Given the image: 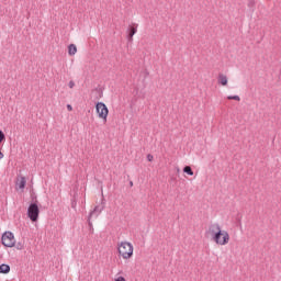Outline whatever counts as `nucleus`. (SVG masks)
Returning a JSON list of instances; mask_svg holds the SVG:
<instances>
[{"mask_svg": "<svg viewBox=\"0 0 281 281\" xmlns=\"http://www.w3.org/2000/svg\"><path fill=\"white\" fill-rule=\"evenodd\" d=\"M26 183H27V180L25 179V177L23 176L19 177L15 182L16 189L23 192V190H25Z\"/></svg>", "mask_w": 281, "mask_h": 281, "instance_id": "nucleus-6", "label": "nucleus"}, {"mask_svg": "<svg viewBox=\"0 0 281 281\" xmlns=\"http://www.w3.org/2000/svg\"><path fill=\"white\" fill-rule=\"evenodd\" d=\"M155 157L151 154L147 155V161H154Z\"/></svg>", "mask_w": 281, "mask_h": 281, "instance_id": "nucleus-16", "label": "nucleus"}, {"mask_svg": "<svg viewBox=\"0 0 281 281\" xmlns=\"http://www.w3.org/2000/svg\"><path fill=\"white\" fill-rule=\"evenodd\" d=\"M113 281H126V278L124 276L116 274Z\"/></svg>", "mask_w": 281, "mask_h": 281, "instance_id": "nucleus-12", "label": "nucleus"}, {"mask_svg": "<svg viewBox=\"0 0 281 281\" xmlns=\"http://www.w3.org/2000/svg\"><path fill=\"white\" fill-rule=\"evenodd\" d=\"M1 240L4 247L12 248V247H15L16 245V238L14 237V233L10 231H7L2 234Z\"/></svg>", "mask_w": 281, "mask_h": 281, "instance_id": "nucleus-4", "label": "nucleus"}, {"mask_svg": "<svg viewBox=\"0 0 281 281\" xmlns=\"http://www.w3.org/2000/svg\"><path fill=\"white\" fill-rule=\"evenodd\" d=\"M183 172H186V175H189V177H193L194 176V171H192V167L191 166H186L183 168Z\"/></svg>", "mask_w": 281, "mask_h": 281, "instance_id": "nucleus-9", "label": "nucleus"}, {"mask_svg": "<svg viewBox=\"0 0 281 281\" xmlns=\"http://www.w3.org/2000/svg\"><path fill=\"white\" fill-rule=\"evenodd\" d=\"M95 113L99 117V120H102V122L106 123L109 120V108L104 102H98L95 104Z\"/></svg>", "mask_w": 281, "mask_h": 281, "instance_id": "nucleus-3", "label": "nucleus"}, {"mask_svg": "<svg viewBox=\"0 0 281 281\" xmlns=\"http://www.w3.org/2000/svg\"><path fill=\"white\" fill-rule=\"evenodd\" d=\"M40 214H41V210L38 209V204L37 203L30 204L27 209V217L30 218V221H32V223H36V221H38Z\"/></svg>", "mask_w": 281, "mask_h": 281, "instance_id": "nucleus-5", "label": "nucleus"}, {"mask_svg": "<svg viewBox=\"0 0 281 281\" xmlns=\"http://www.w3.org/2000/svg\"><path fill=\"white\" fill-rule=\"evenodd\" d=\"M217 82L222 87H227L229 80L227 79L226 75L220 74L218 77H217Z\"/></svg>", "mask_w": 281, "mask_h": 281, "instance_id": "nucleus-7", "label": "nucleus"}, {"mask_svg": "<svg viewBox=\"0 0 281 281\" xmlns=\"http://www.w3.org/2000/svg\"><path fill=\"white\" fill-rule=\"evenodd\" d=\"M18 249H23V246H18Z\"/></svg>", "mask_w": 281, "mask_h": 281, "instance_id": "nucleus-19", "label": "nucleus"}, {"mask_svg": "<svg viewBox=\"0 0 281 281\" xmlns=\"http://www.w3.org/2000/svg\"><path fill=\"white\" fill-rule=\"evenodd\" d=\"M68 54L70 56H76V54H78V47L76 46V44H70L68 46Z\"/></svg>", "mask_w": 281, "mask_h": 281, "instance_id": "nucleus-8", "label": "nucleus"}, {"mask_svg": "<svg viewBox=\"0 0 281 281\" xmlns=\"http://www.w3.org/2000/svg\"><path fill=\"white\" fill-rule=\"evenodd\" d=\"M135 34H137V27L131 26L130 33H128L130 38H133V36H135Z\"/></svg>", "mask_w": 281, "mask_h": 281, "instance_id": "nucleus-11", "label": "nucleus"}, {"mask_svg": "<svg viewBox=\"0 0 281 281\" xmlns=\"http://www.w3.org/2000/svg\"><path fill=\"white\" fill-rule=\"evenodd\" d=\"M68 87H69V89H74L76 87V82H74L72 80L69 81Z\"/></svg>", "mask_w": 281, "mask_h": 281, "instance_id": "nucleus-15", "label": "nucleus"}, {"mask_svg": "<svg viewBox=\"0 0 281 281\" xmlns=\"http://www.w3.org/2000/svg\"><path fill=\"white\" fill-rule=\"evenodd\" d=\"M227 100H236L237 102H240V97H238V95H229V97H227Z\"/></svg>", "mask_w": 281, "mask_h": 281, "instance_id": "nucleus-13", "label": "nucleus"}, {"mask_svg": "<svg viewBox=\"0 0 281 281\" xmlns=\"http://www.w3.org/2000/svg\"><path fill=\"white\" fill-rule=\"evenodd\" d=\"M10 271V266L2 263L0 266V273H8Z\"/></svg>", "mask_w": 281, "mask_h": 281, "instance_id": "nucleus-10", "label": "nucleus"}, {"mask_svg": "<svg viewBox=\"0 0 281 281\" xmlns=\"http://www.w3.org/2000/svg\"><path fill=\"white\" fill-rule=\"evenodd\" d=\"M116 251L121 260H131L135 254V246L131 241H119L116 244Z\"/></svg>", "mask_w": 281, "mask_h": 281, "instance_id": "nucleus-2", "label": "nucleus"}, {"mask_svg": "<svg viewBox=\"0 0 281 281\" xmlns=\"http://www.w3.org/2000/svg\"><path fill=\"white\" fill-rule=\"evenodd\" d=\"M207 236H211V239L215 245H218L220 247H225V245H229V233L225 229H223V226L218 223H213L209 225V228L206 231Z\"/></svg>", "mask_w": 281, "mask_h": 281, "instance_id": "nucleus-1", "label": "nucleus"}, {"mask_svg": "<svg viewBox=\"0 0 281 281\" xmlns=\"http://www.w3.org/2000/svg\"><path fill=\"white\" fill-rule=\"evenodd\" d=\"M4 155H3V151L0 150V160L3 159Z\"/></svg>", "mask_w": 281, "mask_h": 281, "instance_id": "nucleus-18", "label": "nucleus"}, {"mask_svg": "<svg viewBox=\"0 0 281 281\" xmlns=\"http://www.w3.org/2000/svg\"><path fill=\"white\" fill-rule=\"evenodd\" d=\"M1 142H5V134H3V131H0V144Z\"/></svg>", "mask_w": 281, "mask_h": 281, "instance_id": "nucleus-14", "label": "nucleus"}, {"mask_svg": "<svg viewBox=\"0 0 281 281\" xmlns=\"http://www.w3.org/2000/svg\"><path fill=\"white\" fill-rule=\"evenodd\" d=\"M67 111H74V106H71V104H67Z\"/></svg>", "mask_w": 281, "mask_h": 281, "instance_id": "nucleus-17", "label": "nucleus"}, {"mask_svg": "<svg viewBox=\"0 0 281 281\" xmlns=\"http://www.w3.org/2000/svg\"><path fill=\"white\" fill-rule=\"evenodd\" d=\"M130 186H133V182H130Z\"/></svg>", "mask_w": 281, "mask_h": 281, "instance_id": "nucleus-20", "label": "nucleus"}]
</instances>
